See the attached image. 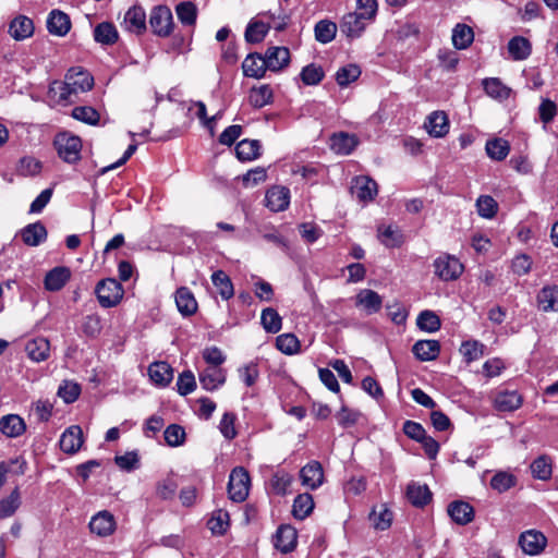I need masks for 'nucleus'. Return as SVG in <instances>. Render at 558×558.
Wrapping results in <instances>:
<instances>
[{
	"label": "nucleus",
	"mask_w": 558,
	"mask_h": 558,
	"mask_svg": "<svg viewBox=\"0 0 558 558\" xmlns=\"http://www.w3.org/2000/svg\"><path fill=\"white\" fill-rule=\"evenodd\" d=\"M435 274L444 281L456 280L463 271V265L451 255H444L434 262Z\"/></svg>",
	"instance_id": "0eeeda50"
},
{
	"label": "nucleus",
	"mask_w": 558,
	"mask_h": 558,
	"mask_svg": "<svg viewBox=\"0 0 558 558\" xmlns=\"http://www.w3.org/2000/svg\"><path fill=\"white\" fill-rule=\"evenodd\" d=\"M20 506L21 495L19 488H15L8 497L0 500V519L13 515Z\"/></svg>",
	"instance_id": "8fccbe9b"
},
{
	"label": "nucleus",
	"mask_w": 558,
	"mask_h": 558,
	"mask_svg": "<svg viewBox=\"0 0 558 558\" xmlns=\"http://www.w3.org/2000/svg\"><path fill=\"white\" fill-rule=\"evenodd\" d=\"M25 351L34 362H41L48 359L50 344L46 338H36L26 343Z\"/></svg>",
	"instance_id": "c756f323"
},
{
	"label": "nucleus",
	"mask_w": 558,
	"mask_h": 558,
	"mask_svg": "<svg viewBox=\"0 0 558 558\" xmlns=\"http://www.w3.org/2000/svg\"><path fill=\"white\" fill-rule=\"evenodd\" d=\"M266 69L265 58L259 54L251 53L242 63L243 74L247 77L260 78L264 76Z\"/></svg>",
	"instance_id": "7c9ffc66"
},
{
	"label": "nucleus",
	"mask_w": 558,
	"mask_h": 558,
	"mask_svg": "<svg viewBox=\"0 0 558 558\" xmlns=\"http://www.w3.org/2000/svg\"><path fill=\"white\" fill-rule=\"evenodd\" d=\"M522 404V397L514 390L500 391L494 399V407L501 412H512Z\"/></svg>",
	"instance_id": "393cba45"
},
{
	"label": "nucleus",
	"mask_w": 558,
	"mask_h": 558,
	"mask_svg": "<svg viewBox=\"0 0 558 558\" xmlns=\"http://www.w3.org/2000/svg\"><path fill=\"white\" fill-rule=\"evenodd\" d=\"M407 497L415 507H423L432 499V493L427 485L411 483L407 488Z\"/></svg>",
	"instance_id": "2f4dec72"
},
{
	"label": "nucleus",
	"mask_w": 558,
	"mask_h": 558,
	"mask_svg": "<svg viewBox=\"0 0 558 558\" xmlns=\"http://www.w3.org/2000/svg\"><path fill=\"white\" fill-rule=\"evenodd\" d=\"M508 51L514 60H525L531 54V44L526 38L515 36L508 43Z\"/></svg>",
	"instance_id": "37998d69"
},
{
	"label": "nucleus",
	"mask_w": 558,
	"mask_h": 558,
	"mask_svg": "<svg viewBox=\"0 0 558 558\" xmlns=\"http://www.w3.org/2000/svg\"><path fill=\"white\" fill-rule=\"evenodd\" d=\"M485 149L489 158L501 161L508 156L510 145L504 138H494L487 141Z\"/></svg>",
	"instance_id": "a18cd8bd"
},
{
	"label": "nucleus",
	"mask_w": 558,
	"mask_h": 558,
	"mask_svg": "<svg viewBox=\"0 0 558 558\" xmlns=\"http://www.w3.org/2000/svg\"><path fill=\"white\" fill-rule=\"evenodd\" d=\"M538 308L543 312L558 313V286H545L536 296Z\"/></svg>",
	"instance_id": "412c9836"
},
{
	"label": "nucleus",
	"mask_w": 558,
	"mask_h": 558,
	"mask_svg": "<svg viewBox=\"0 0 558 558\" xmlns=\"http://www.w3.org/2000/svg\"><path fill=\"white\" fill-rule=\"evenodd\" d=\"M72 117L89 125L98 124L100 119L98 111L89 106H78L73 108Z\"/></svg>",
	"instance_id": "13d9d810"
},
{
	"label": "nucleus",
	"mask_w": 558,
	"mask_h": 558,
	"mask_svg": "<svg viewBox=\"0 0 558 558\" xmlns=\"http://www.w3.org/2000/svg\"><path fill=\"white\" fill-rule=\"evenodd\" d=\"M361 75V69L356 64H347L340 68L336 73V81L339 86L345 87L356 81Z\"/></svg>",
	"instance_id": "5fc2aeb1"
},
{
	"label": "nucleus",
	"mask_w": 558,
	"mask_h": 558,
	"mask_svg": "<svg viewBox=\"0 0 558 558\" xmlns=\"http://www.w3.org/2000/svg\"><path fill=\"white\" fill-rule=\"evenodd\" d=\"M71 278L69 268L59 266L47 272L44 284L45 289L51 292L61 290Z\"/></svg>",
	"instance_id": "aec40b11"
},
{
	"label": "nucleus",
	"mask_w": 558,
	"mask_h": 558,
	"mask_svg": "<svg viewBox=\"0 0 558 558\" xmlns=\"http://www.w3.org/2000/svg\"><path fill=\"white\" fill-rule=\"evenodd\" d=\"M122 27L132 34L140 35L146 31V13L142 7L133 5L123 19Z\"/></svg>",
	"instance_id": "9d476101"
},
{
	"label": "nucleus",
	"mask_w": 558,
	"mask_h": 558,
	"mask_svg": "<svg viewBox=\"0 0 558 558\" xmlns=\"http://www.w3.org/2000/svg\"><path fill=\"white\" fill-rule=\"evenodd\" d=\"M149 25L155 35L168 37L173 28L171 10L166 5L155 7L149 15Z\"/></svg>",
	"instance_id": "423d86ee"
},
{
	"label": "nucleus",
	"mask_w": 558,
	"mask_h": 558,
	"mask_svg": "<svg viewBox=\"0 0 558 558\" xmlns=\"http://www.w3.org/2000/svg\"><path fill=\"white\" fill-rule=\"evenodd\" d=\"M460 353L468 363L481 359L484 354V345L478 341H464L461 344Z\"/></svg>",
	"instance_id": "e2e57ef3"
},
{
	"label": "nucleus",
	"mask_w": 558,
	"mask_h": 558,
	"mask_svg": "<svg viewBox=\"0 0 558 558\" xmlns=\"http://www.w3.org/2000/svg\"><path fill=\"white\" fill-rule=\"evenodd\" d=\"M24 244H39L47 238V230L40 222L31 223L25 227L22 232Z\"/></svg>",
	"instance_id": "a19ab883"
},
{
	"label": "nucleus",
	"mask_w": 558,
	"mask_h": 558,
	"mask_svg": "<svg viewBox=\"0 0 558 558\" xmlns=\"http://www.w3.org/2000/svg\"><path fill=\"white\" fill-rule=\"evenodd\" d=\"M517 483L514 475L508 472H498L490 480V487L498 493H504L513 487Z\"/></svg>",
	"instance_id": "bf43d9fd"
},
{
	"label": "nucleus",
	"mask_w": 558,
	"mask_h": 558,
	"mask_svg": "<svg viewBox=\"0 0 558 558\" xmlns=\"http://www.w3.org/2000/svg\"><path fill=\"white\" fill-rule=\"evenodd\" d=\"M229 512L223 509H218L213 512L207 525L213 534L223 535L229 527Z\"/></svg>",
	"instance_id": "49530a36"
},
{
	"label": "nucleus",
	"mask_w": 558,
	"mask_h": 558,
	"mask_svg": "<svg viewBox=\"0 0 558 558\" xmlns=\"http://www.w3.org/2000/svg\"><path fill=\"white\" fill-rule=\"evenodd\" d=\"M148 375L155 385L166 387L173 378V369L167 362H154L148 367Z\"/></svg>",
	"instance_id": "4be33fe9"
},
{
	"label": "nucleus",
	"mask_w": 558,
	"mask_h": 558,
	"mask_svg": "<svg viewBox=\"0 0 558 558\" xmlns=\"http://www.w3.org/2000/svg\"><path fill=\"white\" fill-rule=\"evenodd\" d=\"M264 58L267 69L278 71L289 63L290 51L286 47H270Z\"/></svg>",
	"instance_id": "5701e85b"
},
{
	"label": "nucleus",
	"mask_w": 558,
	"mask_h": 558,
	"mask_svg": "<svg viewBox=\"0 0 558 558\" xmlns=\"http://www.w3.org/2000/svg\"><path fill=\"white\" fill-rule=\"evenodd\" d=\"M60 449L68 453H76L83 445V432L78 425L68 427L60 437Z\"/></svg>",
	"instance_id": "ddd939ff"
},
{
	"label": "nucleus",
	"mask_w": 558,
	"mask_h": 558,
	"mask_svg": "<svg viewBox=\"0 0 558 558\" xmlns=\"http://www.w3.org/2000/svg\"><path fill=\"white\" fill-rule=\"evenodd\" d=\"M337 24L329 20H322L314 27L315 39L320 44L332 41L337 34Z\"/></svg>",
	"instance_id": "79ce46f5"
},
{
	"label": "nucleus",
	"mask_w": 558,
	"mask_h": 558,
	"mask_svg": "<svg viewBox=\"0 0 558 558\" xmlns=\"http://www.w3.org/2000/svg\"><path fill=\"white\" fill-rule=\"evenodd\" d=\"M369 520L376 530L385 531L391 525L392 512L386 505H380L378 509H373Z\"/></svg>",
	"instance_id": "de8ad7c7"
},
{
	"label": "nucleus",
	"mask_w": 558,
	"mask_h": 558,
	"mask_svg": "<svg viewBox=\"0 0 558 558\" xmlns=\"http://www.w3.org/2000/svg\"><path fill=\"white\" fill-rule=\"evenodd\" d=\"M485 93L497 100H505L510 96V88L507 87L499 78L489 77L483 81Z\"/></svg>",
	"instance_id": "58836bf2"
},
{
	"label": "nucleus",
	"mask_w": 558,
	"mask_h": 558,
	"mask_svg": "<svg viewBox=\"0 0 558 558\" xmlns=\"http://www.w3.org/2000/svg\"><path fill=\"white\" fill-rule=\"evenodd\" d=\"M251 478L248 472L242 468H234L229 476L228 494L231 500L242 502L248 496Z\"/></svg>",
	"instance_id": "20e7f679"
},
{
	"label": "nucleus",
	"mask_w": 558,
	"mask_h": 558,
	"mask_svg": "<svg viewBox=\"0 0 558 558\" xmlns=\"http://www.w3.org/2000/svg\"><path fill=\"white\" fill-rule=\"evenodd\" d=\"M211 281L223 300L228 301L234 295L232 281L223 270L214 271L211 275Z\"/></svg>",
	"instance_id": "f704fd0d"
},
{
	"label": "nucleus",
	"mask_w": 558,
	"mask_h": 558,
	"mask_svg": "<svg viewBox=\"0 0 558 558\" xmlns=\"http://www.w3.org/2000/svg\"><path fill=\"white\" fill-rule=\"evenodd\" d=\"M272 89L269 85H260L251 89L248 99L254 108H263L272 101Z\"/></svg>",
	"instance_id": "c03bdc74"
},
{
	"label": "nucleus",
	"mask_w": 558,
	"mask_h": 558,
	"mask_svg": "<svg viewBox=\"0 0 558 558\" xmlns=\"http://www.w3.org/2000/svg\"><path fill=\"white\" fill-rule=\"evenodd\" d=\"M179 21L184 25H194L197 16L196 5L190 1L181 2L175 7Z\"/></svg>",
	"instance_id": "4d7b16f0"
},
{
	"label": "nucleus",
	"mask_w": 558,
	"mask_h": 558,
	"mask_svg": "<svg viewBox=\"0 0 558 558\" xmlns=\"http://www.w3.org/2000/svg\"><path fill=\"white\" fill-rule=\"evenodd\" d=\"M260 320L267 332L277 333L281 329L282 319L278 312L272 307L263 310Z\"/></svg>",
	"instance_id": "09e8293b"
},
{
	"label": "nucleus",
	"mask_w": 558,
	"mask_h": 558,
	"mask_svg": "<svg viewBox=\"0 0 558 558\" xmlns=\"http://www.w3.org/2000/svg\"><path fill=\"white\" fill-rule=\"evenodd\" d=\"M270 28L269 23L263 21L248 23L245 29V39L247 43H259L262 41Z\"/></svg>",
	"instance_id": "603ef678"
},
{
	"label": "nucleus",
	"mask_w": 558,
	"mask_h": 558,
	"mask_svg": "<svg viewBox=\"0 0 558 558\" xmlns=\"http://www.w3.org/2000/svg\"><path fill=\"white\" fill-rule=\"evenodd\" d=\"M118 38V31L110 22H101L94 28V39L101 45H113Z\"/></svg>",
	"instance_id": "473e14b6"
},
{
	"label": "nucleus",
	"mask_w": 558,
	"mask_h": 558,
	"mask_svg": "<svg viewBox=\"0 0 558 558\" xmlns=\"http://www.w3.org/2000/svg\"><path fill=\"white\" fill-rule=\"evenodd\" d=\"M368 25L365 17L357 13L350 12L345 14L340 22V31L350 39L359 38Z\"/></svg>",
	"instance_id": "4468645a"
},
{
	"label": "nucleus",
	"mask_w": 558,
	"mask_h": 558,
	"mask_svg": "<svg viewBox=\"0 0 558 558\" xmlns=\"http://www.w3.org/2000/svg\"><path fill=\"white\" fill-rule=\"evenodd\" d=\"M300 76L305 85L313 86L323 81L325 73L322 66L311 63L302 69Z\"/></svg>",
	"instance_id": "6e6d98bb"
},
{
	"label": "nucleus",
	"mask_w": 558,
	"mask_h": 558,
	"mask_svg": "<svg viewBox=\"0 0 558 558\" xmlns=\"http://www.w3.org/2000/svg\"><path fill=\"white\" fill-rule=\"evenodd\" d=\"M448 514L457 524L465 525L474 518L473 507L465 501H453L448 506Z\"/></svg>",
	"instance_id": "b1692460"
},
{
	"label": "nucleus",
	"mask_w": 558,
	"mask_h": 558,
	"mask_svg": "<svg viewBox=\"0 0 558 558\" xmlns=\"http://www.w3.org/2000/svg\"><path fill=\"white\" fill-rule=\"evenodd\" d=\"M71 28V21L66 13L52 10L47 19V29L54 36H65Z\"/></svg>",
	"instance_id": "f3484780"
},
{
	"label": "nucleus",
	"mask_w": 558,
	"mask_h": 558,
	"mask_svg": "<svg viewBox=\"0 0 558 558\" xmlns=\"http://www.w3.org/2000/svg\"><path fill=\"white\" fill-rule=\"evenodd\" d=\"M547 544L545 535L535 530L523 532L519 537V545L522 550L530 555L535 556L541 554Z\"/></svg>",
	"instance_id": "1a4fd4ad"
},
{
	"label": "nucleus",
	"mask_w": 558,
	"mask_h": 558,
	"mask_svg": "<svg viewBox=\"0 0 558 558\" xmlns=\"http://www.w3.org/2000/svg\"><path fill=\"white\" fill-rule=\"evenodd\" d=\"M314 506V500L311 494H300L293 501L292 513L294 518L303 520L312 513Z\"/></svg>",
	"instance_id": "ea45409f"
},
{
	"label": "nucleus",
	"mask_w": 558,
	"mask_h": 558,
	"mask_svg": "<svg viewBox=\"0 0 558 558\" xmlns=\"http://www.w3.org/2000/svg\"><path fill=\"white\" fill-rule=\"evenodd\" d=\"M474 40V32L466 24H457L452 29V44L457 49H466Z\"/></svg>",
	"instance_id": "4c0bfd02"
},
{
	"label": "nucleus",
	"mask_w": 558,
	"mask_h": 558,
	"mask_svg": "<svg viewBox=\"0 0 558 558\" xmlns=\"http://www.w3.org/2000/svg\"><path fill=\"white\" fill-rule=\"evenodd\" d=\"M416 325L423 331L435 332L440 329L441 323L433 311L425 310L418 314Z\"/></svg>",
	"instance_id": "3c124183"
},
{
	"label": "nucleus",
	"mask_w": 558,
	"mask_h": 558,
	"mask_svg": "<svg viewBox=\"0 0 558 558\" xmlns=\"http://www.w3.org/2000/svg\"><path fill=\"white\" fill-rule=\"evenodd\" d=\"M475 206L477 214L485 219L494 218L498 210L497 202L489 195H481Z\"/></svg>",
	"instance_id": "864d4df0"
},
{
	"label": "nucleus",
	"mask_w": 558,
	"mask_h": 558,
	"mask_svg": "<svg viewBox=\"0 0 558 558\" xmlns=\"http://www.w3.org/2000/svg\"><path fill=\"white\" fill-rule=\"evenodd\" d=\"M424 126L430 136L444 137L449 132V120L444 111H434L427 117Z\"/></svg>",
	"instance_id": "2eb2a0df"
},
{
	"label": "nucleus",
	"mask_w": 558,
	"mask_h": 558,
	"mask_svg": "<svg viewBox=\"0 0 558 558\" xmlns=\"http://www.w3.org/2000/svg\"><path fill=\"white\" fill-rule=\"evenodd\" d=\"M260 143L257 140H243L235 147L236 157L242 161H251L259 157Z\"/></svg>",
	"instance_id": "72a5a7b5"
},
{
	"label": "nucleus",
	"mask_w": 558,
	"mask_h": 558,
	"mask_svg": "<svg viewBox=\"0 0 558 558\" xmlns=\"http://www.w3.org/2000/svg\"><path fill=\"white\" fill-rule=\"evenodd\" d=\"M9 33L14 39L24 40L34 33L33 21L25 15H19L10 23Z\"/></svg>",
	"instance_id": "bb28decb"
},
{
	"label": "nucleus",
	"mask_w": 558,
	"mask_h": 558,
	"mask_svg": "<svg viewBox=\"0 0 558 558\" xmlns=\"http://www.w3.org/2000/svg\"><path fill=\"white\" fill-rule=\"evenodd\" d=\"M293 477L286 471H277L271 477V487L278 495H286L291 486Z\"/></svg>",
	"instance_id": "680f3d73"
},
{
	"label": "nucleus",
	"mask_w": 558,
	"mask_h": 558,
	"mask_svg": "<svg viewBox=\"0 0 558 558\" xmlns=\"http://www.w3.org/2000/svg\"><path fill=\"white\" fill-rule=\"evenodd\" d=\"M350 192L359 203L368 204L377 196L378 185L368 175H357L351 181Z\"/></svg>",
	"instance_id": "39448f33"
},
{
	"label": "nucleus",
	"mask_w": 558,
	"mask_h": 558,
	"mask_svg": "<svg viewBox=\"0 0 558 558\" xmlns=\"http://www.w3.org/2000/svg\"><path fill=\"white\" fill-rule=\"evenodd\" d=\"M26 425L22 417L9 414L0 420V432L7 437H19L25 432Z\"/></svg>",
	"instance_id": "cd10ccee"
},
{
	"label": "nucleus",
	"mask_w": 558,
	"mask_h": 558,
	"mask_svg": "<svg viewBox=\"0 0 558 558\" xmlns=\"http://www.w3.org/2000/svg\"><path fill=\"white\" fill-rule=\"evenodd\" d=\"M531 472L534 478L541 481H548L551 477L553 473V461L551 458L547 454H542L537 457L531 463Z\"/></svg>",
	"instance_id": "e433bc0d"
},
{
	"label": "nucleus",
	"mask_w": 558,
	"mask_h": 558,
	"mask_svg": "<svg viewBox=\"0 0 558 558\" xmlns=\"http://www.w3.org/2000/svg\"><path fill=\"white\" fill-rule=\"evenodd\" d=\"M175 303L179 312L184 316H191L197 310V302L193 293L185 287H181L177 290Z\"/></svg>",
	"instance_id": "c85d7f7f"
},
{
	"label": "nucleus",
	"mask_w": 558,
	"mask_h": 558,
	"mask_svg": "<svg viewBox=\"0 0 558 558\" xmlns=\"http://www.w3.org/2000/svg\"><path fill=\"white\" fill-rule=\"evenodd\" d=\"M265 202L271 211H283L290 204V190L280 185L272 186L266 192Z\"/></svg>",
	"instance_id": "9b49d317"
},
{
	"label": "nucleus",
	"mask_w": 558,
	"mask_h": 558,
	"mask_svg": "<svg viewBox=\"0 0 558 558\" xmlns=\"http://www.w3.org/2000/svg\"><path fill=\"white\" fill-rule=\"evenodd\" d=\"M199 381L204 389L213 391L226 381V372L219 367H207L199 374Z\"/></svg>",
	"instance_id": "a878e982"
},
{
	"label": "nucleus",
	"mask_w": 558,
	"mask_h": 558,
	"mask_svg": "<svg viewBox=\"0 0 558 558\" xmlns=\"http://www.w3.org/2000/svg\"><path fill=\"white\" fill-rule=\"evenodd\" d=\"M330 141L332 150L340 155L351 154L357 145L356 137L347 133L333 134Z\"/></svg>",
	"instance_id": "c9c22d12"
},
{
	"label": "nucleus",
	"mask_w": 558,
	"mask_h": 558,
	"mask_svg": "<svg viewBox=\"0 0 558 558\" xmlns=\"http://www.w3.org/2000/svg\"><path fill=\"white\" fill-rule=\"evenodd\" d=\"M412 352L420 361H434L440 353V343L438 340H418L413 344Z\"/></svg>",
	"instance_id": "6ab92c4d"
},
{
	"label": "nucleus",
	"mask_w": 558,
	"mask_h": 558,
	"mask_svg": "<svg viewBox=\"0 0 558 558\" xmlns=\"http://www.w3.org/2000/svg\"><path fill=\"white\" fill-rule=\"evenodd\" d=\"M296 538L298 535L294 527L291 525H281L276 533L275 546L283 554L290 553L296 546Z\"/></svg>",
	"instance_id": "a211bd4d"
},
{
	"label": "nucleus",
	"mask_w": 558,
	"mask_h": 558,
	"mask_svg": "<svg viewBox=\"0 0 558 558\" xmlns=\"http://www.w3.org/2000/svg\"><path fill=\"white\" fill-rule=\"evenodd\" d=\"M276 347L284 354H294L300 349L299 339L293 333H282L276 338Z\"/></svg>",
	"instance_id": "052dcab7"
},
{
	"label": "nucleus",
	"mask_w": 558,
	"mask_h": 558,
	"mask_svg": "<svg viewBox=\"0 0 558 558\" xmlns=\"http://www.w3.org/2000/svg\"><path fill=\"white\" fill-rule=\"evenodd\" d=\"M300 480L303 486L316 489L324 483L323 466L317 461H311L300 471Z\"/></svg>",
	"instance_id": "f8f14e48"
},
{
	"label": "nucleus",
	"mask_w": 558,
	"mask_h": 558,
	"mask_svg": "<svg viewBox=\"0 0 558 558\" xmlns=\"http://www.w3.org/2000/svg\"><path fill=\"white\" fill-rule=\"evenodd\" d=\"M114 515L108 510H101L94 514L89 521L90 533L99 536L107 537L116 531Z\"/></svg>",
	"instance_id": "6e6552de"
},
{
	"label": "nucleus",
	"mask_w": 558,
	"mask_h": 558,
	"mask_svg": "<svg viewBox=\"0 0 558 558\" xmlns=\"http://www.w3.org/2000/svg\"><path fill=\"white\" fill-rule=\"evenodd\" d=\"M163 435L166 442L171 447L181 446L185 440V430L178 424L169 425Z\"/></svg>",
	"instance_id": "0e129e2a"
},
{
	"label": "nucleus",
	"mask_w": 558,
	"mask_h": 558,
	"mask_svg": "<svg viewBox=\"0 0 558 558\" xmlns=\"http://www.w3.org/2000/svg\"><path fill=\"white\" fill-rule=\"evenodd\" d=\"M381 304V296L376 291L371 289L361 290L355 298V305L357 307H362L367 315L379 312Z\"/></svg>",
	"instance_id": "dca6fc26"
},
{
	"label": "nucleus",
	"mask_w": 558,
	"mask_h": 558,
	"mask_svg": "<svg viewBox=\"0 0 558 558\" xmlns=\"http://www.w3.org/2000/svg\"><path fill=\"white\" fill-rule=\"evenodd\" d=\"M377 8L378 5L376 0H357L356 11L353 13H357L361 17H365V22L369 24L376 16Z\"/></svg>",
	"instance_id": "69168bd1"
},
{
	"label": "nucleus",
	"mask_w": 558,
	"mask_h": 558,
	"mask_svg": "<svg viewBox=\"0 0 558 558\" xmlns=\"http://www.w3.org/2000/svg\"><path fill=\"white\" fill-rule=\"evenodd\" d=\"M178 392L181 396H186L194 391L196 388V381L194 374L191 371H185L179 375L177 381Z\"/></svg>",
	"instance_id": "338daca9"
},
{
	"label": "nucleus",
	"mask_w": 558,
	"mask_h": 558,
	"mask_svg": "<svg viewBox=\"0 0 558 558\" xmlns=\"http://www.w3.org/2000/svg\"><path fill=\"white\" fill-rule=\"evenodd\" d=\"M95 293L99 304L105 308H109L120 303L124 290L117 279L107 278L97 283Z\"/></svg>",
	"instance_id": "7ed1b4c3"
},
{
	"label": "nucleus",
	"mask_w": 558,
	"mask_h": 558,
	"mask_svg": "<svg viewBox=\"0 0 558 558\" xmlns=\"http://www.w3.org/2000/svg\"><path fill=\"white\" fill-rule=\"evenodd\" d=\"M81 392V388L73 381H64L58 389V396L63 399L65 403L74 402Z\"/></svg>",
	"instance_id": "774afa93"
},
{
	"label": "nucleus",
	"mask_w": 558,
	"mask_h": 558,
	"mask_svg": "<svg viewBox=\"0 0 558 558\" xmlns=\"http://www.w3.org/2000/svg\"><path fill=\"white\" fill-rule=\"evenodd\" d=\"M58 156L68 163H75L81 159L82 141L78 136L63 132L54 138Z\"/></svg>",
	"instance_id": "f03ea898"
},
{
	"label": "nucleus",
	"mask_w": 558,
	"mask_h": 558,
	"mask_svg": "<svg viewBox=\"0 0 558 558\" xmlns=\"http://www.w3.org/2000/svg\"><path fill=\"white\" fill-rule=\"evenodd\" d=\"M93 76L82 68H71L64 82L54 81L50 84L49 93L58 96V101H68L73 94L84 93L92 89Z\"/></svg>",
	"instance_id": "f257e3e1"
}]
</instances>
